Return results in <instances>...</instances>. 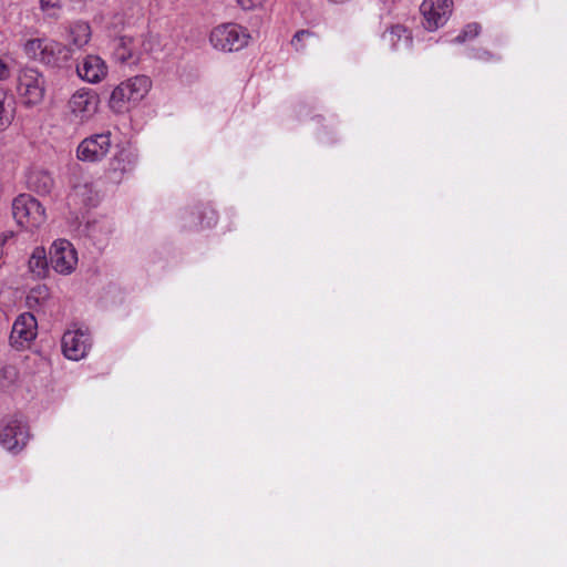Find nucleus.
Here are the masks:
<instances>
[{
  "label": "nucleus",
  "mask_w": 567,
  "mask_h": 567,
  "mask_svg": "<svg viewBox=\"0 0 567 567\" xmlns=\"http://www.w3.org/2000/svg\"><path fill=\"white\" fill-rule=\"evenodd\" d=\"M29 271L35 278H45L49 272V261L43 247H35L28 261Z\"/></svg>",
  "instance_id": "18"
},
{
  "label": "nucleus",
  "mask_w": 567,
  "mask_h": 567,
  "mask_svg": "<svg viewBox=\"0 0 567 567\" xmlns=\"http://www.w3.org/2000/svg\"><path fill=\"white\" fill-rule=\"evenodd\" d=\"M20 380V373L16 365L8 364L0 370V389L7 391Z\"/></svg>",
  "instance_id": "21"
},
{
  "label": "nucleus",
  "mask_w": 567,
  "mask_h": 567,
  "mask_svg": "<svg viewBox=\"0 0 567 567\" xmlns=\"http://www.w3.org/2000/svg\"><path fill=\"white\" fill-rule=\"evenodd\" d=\"M76 73L83 81L95 84L106 78L109 69L101 56L89 54L78 64Z\"/></svg>",
  "instance_id": "14"
},
{
  "label": "nucleus",
  "mask_w": 567,
  "mask_h": 567,
  "mask_svg": "<svg viewBox=\"0 0 567 567\" xmlns=\"http://www.w3.org/2000/svg\"><path fill=\"white\" fill-rule=\"evenodd\" d=\"M100 104L99 94L87 87L76 90L68 101L70 115L78 123H86L97 112Z\"/></svg>",
  "instance_id": "7"
},
{
  "label": "nucleus",
  "mask_w": 567,
  "mask_h": 567,
  "mask_svg": "<svg viewBox=\"0 0 567 567\" xmlns=\"http://www.w3.org/2000/svg\"><path fill=\"white\" fill-rule=\"evenodd\" d=\"M39 7L44 18L58 20L62 16V0H39Z\"/></svg>",
  "instance_id": "22"
},
{
  "label": "nucleus",
  "mask_w": 567,
  "mask_h": 567,
  "mask_svg": "<svg viewBox=\"0 0 567 567\" xmlns=\"http://www.w3.org/2000/svg\"><path fill=\"white\" fill-rule=\"evenodd\" d=\"M137 163V155L130 150L120 151L112 162L114 172L122 174L131 172Z\"/></svg>",
  "instance_id": "20"
},
{
  "label": "nucleus",
  "mask_w": 567,
  "mask_h": 567,
  "mask_svg": "<svg viewBox=\"0 0 567 567\" xmlns=\"http://www.w3.org/2000/svg\"><path fill=\"white\" fill-rule=\"evenodd\" d=\"M10 78V68L0 59V82Z\"/></svg>",
  "instance_id": "28"
},
{
  "label": "nucleus",
  "mask_w": 567,
  "mask_h": 567,
  "mask_svg": "<svg viewBox=\"0 0 567 567\" xmlns=\"http://www.w3.org/2000/svg\"><path fill=\"white\" fill-rule=\"evenodd\" d=\"M475 56L478 59H488L491 56V53L487 51H483L482 53H478Z\"/></svg>",
  "instance_id": "29"
},
{
  "label": "nucleus",
  "mask_w": 567,
  "mask_h": 567,
  "mask_svg": "<svg viewBox=\"0 0 567 567\" xmlns=\"http://www.w3.org/2000/svg\"><path fill=\"white\" fill-rule=\"evenodd\" d=\"M62 352L69 360L79 361L86 357L92 346L87 330L70 329L62 337Z\"/></svg>",
  "instance_id": "11"
},
{
  "label": "nucleus",
  "mask_w": 567,
  "mask_h": 567,
  "mask_svg": "<svg viewBox=\"0 0 567 567\" xmlns=\"http://www.w3.org/2000/svg\"><path fill=\"white\" fill-rule=\"evenodd\" d=\"M92 194H93V192H92V188L90 187V185H87V184L76 185V186H74V188L72 189V192L70 194V199L75 203L79 202L86 206V205H91L93 203Z\"/></svg>",
  "instance_id": "23"
},
{
  "label": "nucleus",
  "mask_w": 567,
  "mask_h": 567,
  "mask_svg": "<svg viewBox=\"0 0 567 567\" xmlns=\"http://www.w3.org/2000/svg\"><path fill=\"white\" fill-rule=\"evenodd\" d=\"M236 3L244 10H254L261 7L266 0H235Z\"/></svg>",
  "instance_id": "27"
},
{
  "label": "nucleus",
  "mask_w": 567,
  "mask_h": 567,
  "mask_svg": "<svg viewBox=\"0 0 567 567\" xmlns=\"http://www.w3.org/2000/svg\"><path fill=\"white\" fill-rule=\"evenodd\" d=\"M382 42L392 51L408 49L412 44V35L404 25L394 24L384 31Z\"/></svg>",
  "instance_id": "15"
},
{
  "label": "nucleus",
  "mask_w": 567,
  "mask_h": 567,
  "mask_svg": "<svg viewBox=\"0 0 567 567\" xmlns=\"http://www.w3.org/2000/svg\"><path fill=\"white\" fill-rule=\"evenodd\" d=\"M312 35L313 34L308 30H300L292 37L291 45L296 51H303L306 48L305 41Z\"/></svg>",
  "instance_id": "26"
},
{
  "label": "nucleus",
  "mask_w": 567,
  "mask_h": 567,
  "mask_svg": "<svg viewBox=\"0 0 567 567\" xmlns=\"http://www.w3.org/2000/svg\"><path fill=\"white\" fill-rule=\"evenodd\" d=\"M151 89L152 80L148 76H132L113 89L109 99V107L116 114H124L131 106L137 105Z\"/></svg>",
  "instance_id": "1"
},
{
  "label": "nucleus",
  "mask_w": 567,
  "mask_h": 567,
  "mask_svg": "<svg viewBox=\"0 0 567 567\" xmlns=\"http://www.w3.org/2000/svg\"><path fill=\"white\" fill-rule=\"evenodd\" d=\"M452 0H423L420 10L423 25L429 31H435L444 25L452 12Z\"/></svg>",
  "instance_id": "12"
},
{
  "label": "nucleus",
  "mask_w": 567,
  "mask_h": 567,
  "mask_svg": "<svg viewBox=\"0 0 567 567\" xmlns=\"http://www.w3.org/2000/svg\"><path fill=\"white\" fill-rule=\"evenodd\" d=\"M481 27L477 23L467 24L463 31L455 38L456 42H465L467 40H472L478 35Z\"/></svg>",
  "instance_id": "25"
},
{
  "label": "nucleus",
  "mask_w": 567,
  "mask_h": 567,
  "mask_svg": "<svg viewBox=\"0 0 567 567\" xmlns=\"http://www.w3.org/2000/svg\"><path fill=\"white\" fill-rule=\"evenodd\" d=\"M38 323L35 317L30 312H23L13 322L10 343L16 349H25L35 339Z\"/></svg>",
  "instance_id": "13"
},
{
  "label": "nucleus",
  "mask_w": 567,
  "mask_h": 567,
  "mask_svg": "<svg viewBox=\"0 0 567 567\" xmlns=\"http://www.w3.org/2000/svg\"><path fill=\"white\" fill-rule=\"evenodd\" d=\"M50 265L60 275H70L78 265V252L66 239H58L50 247Z\"/></svg>",
  "instance_id": "9"
},
{
  "label": "nucleus",
  "mask_w": 567,
  "mask_h": 567,
  "mask_svg": "<svg viewBox=\"0 0 567 567\" xmlns=\"http://www.w3.org/2000/svg\"><path fill=\"white\" fill-rule=\"evenodd\" d=\"M17 91L24 104H39L45 92L42 74L32 68L21 69L18 74Z\"/></svg>",
  "instance_id": "8"
},
{
  "label": "nucleus",
  "mask_w": 567,
  "mask_h": 567,
  "mask_svg": "<svg viewBox=\"0 0 567 567\" xmlns=\"http://www.w3.org/2000/svg\"><path fill=\"white\" fill-rule=\"evenodd\" d=\"M23 51L29 59L52 66L66 62L71 56L70 48L49 38L28 40L23 44Z\"/></svg>",
  "instance_id": "2"
},
{
  "label": "nucleus",
  "mask_w": 567,
  "mask_h": 567,
  "mask_svg": "<svg viewBox=\"0 0 567 567\" xmlns=\"http://www.w3.org/2000/svg\"><path fill=\"white\" fill-rule=\"evenodd\" d=\"M153 48L152 40L146 34L137 37L122 35L114 41V59L123 64H137L142 56L151 52Z\"/></svg>",
  "instance_id": "4"
},
{
  "label": "nucleus",
  "mask_w": 567,
  "mask_h": 567,
  "mask_svg": "<svg viewBox=\"0 0 567 567\" xmlns=\"http://www.w3.org/2000/svg\"><path fill=\"white\" fill-rule=\"evenodd\" d=\"M50 297V290L45 285H38L32 288L27 297L30 307L43 305Z\"/></svg>",
  "instance_id": "24"
},
{
  "label": "nucleus",
  "mask_w": 567,
  "mask_h": 567,
  "mask_svg": "<svg viewBox=\"0 0 567 567\" xmlns=\"http://www.w3.org/2000/svg\"><path fill=\"white\" fill-rule=\"evenodd\" d=\"M68 35L70 43L76 49L86 45L91 39V28L84 21H75L69 25Z\"/></svg>",
  "instance_id": "19"
},
{
  "label": "nucleus",
  "mask_w": 567,
  "mask_h": 567,
  "mask_svg": "<svg viewBox=\"0 0 567 567\" xmlns=\"http://www.w3.org/2000/svg\"><path fill=\"white\" fill-rule=\"evenodd\" d=\"M30 440L28 424L20 417L4 419L0 424V444L3 449L17 453L20 452Z\"/></svg>",
  "instance_id": "6"
},
{
  "label": "nucleus",
  "mask_w": 567,
  "mask_h": 567,
  "mask_svg": "<svg viewBox=\"0 0 567 567\" xmlns=\"http://www.w3.org/2000/svg\"><path fill=\"white\" fill-rule=\"evenodd\" d=\"M16 115V100L8 90L0 86V132L7 130Z\"/></svg>",
  "instance_id": "17"
},
{
  "label": "nucleus",
  "mask_w": 567,
  "mask_h": 567,
  "mask_svg": "<svg viewBox=\"0 0 567 567\" xmlns=\"http://www.w3.org/2000/svg\"><path fill=\"white\" fill-rule=\"evenodd\" d=\"M12 214L16 221L28 230L39 228L47 219L45 209L41 203L30 195H19L12 203Z\"/></svg>",
  "instance_id": "5"
},
{
  "label": "nucleus",
  "mask_w": 567,
  "mask_h": 567,
  "mask_svg": "<svg viewBox=\"0 0 567 567\" xmlns=\"http://www.w3.org/2000/svg\"><path fill=\"white\" fill-rule=\"evenodd\" d=\"M249 32L236 23L217 25L209 34L210 44L223 52L239 51L249 43Z\"/></svg>",
  "instance_id": "3"
},
{
  "label": "nucleus",
  "mask_w": 567,
  "mask_h": 567,
  "mask_svg": "<svg viewBox=\"0 0 567 567\" xmlns=\"http://www.w3.org/2000/svg\"><path fill=\"white\" fill-rule=\"evenodd\" d=\"M29 187L40 195H49L54 187L52 175L44 169H33L28 176Z\"/></svg>",
  "instance_id": "16"
},
{
  "label": "nucleus",
  "mask_w": 567,
  "mask_h": 567,
  "mask_svg": "<svg viewBox=\"0 0 567 567\" xmlns=\"http://www.w3.org/2000/svg\"><path fill=\"white\" fill-rule=\"evenodd\" d=\"M111 146L110 132L93 134L79 144L76 157L82 162H100L109 154Z\"/></svg>",
  "instance_id": "10"
}]
</instances>
